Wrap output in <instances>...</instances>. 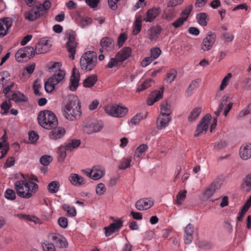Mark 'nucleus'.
<instances>
[{
	"label": "nucleus",
	"instance_id": "obj_64",
	"mask_svg": "<svg viewBox=\"0 0 251 251\" xmlns=\"http://www.w3.org/2000/svg\"><path fill=\"white\" fill-rule=\"evenodd\" d=\"M250 114H251V103L248 105L247 109H243L240 112L239 117H243Z\"/></svg>",
	"mask_w": 251,
	"mask_h": 251
},
{
	"label": "nucleus",
	"instance_id": "obj_30",
	"mask_svg": "<svg viewBox=\"0 0 251 251\" xmlns=\"http://www.w3.org/2000/svg\"><path fill=\"white\" fill-rule=\"evenodd\" d=\"M162 91H155L151 94L150 98L148 100V104L149 105H152L155 102H156L162 98Z\"/></svg>",
	"mask_w": 251,
	"mask_h": 251
},
{
	"label": "nucleus",
	"instance_id": "obj_36",
	"mask_svg": "<svg viewBox=\"0 0 251 251\" xmlns=\"http://www.w3.org/2000/svg\"><path fill=\"white\" fill-rule=\"evenodd\" d=\"M199 23L202 26H206L208 21V15L206 13H201L197 15Z\"/></svg>",
	"mask_w": 251,
	"mask_h": 251
},
{
	"label": "nucleus",
	"instance_id": "obj_8",
	"mask_svg": "<svg viewBox=\"0 0 251 251\" xmlns=\"http://www.w3.org/2000/svg\"><path fill=\"white\" fill-rule=\"evenodd\" d=\"M105 112L109 115L115 117H123L128 112V109L119 105H108L105 108Z\"/></svg>",
	"mask_w": 251,
	"mask_h": 251
},
{
	"label": "nucleus",
	"instance_id": "obj_38",
	"mask_svg": "<svg viewBox=\"0 0 251 251\" xmlns=\"http://www.w3.org/2000/svg\"><path fill=\"white\" fill-rule=\"evenodd\" d=\"M80 145L79 140L73 139L69 140L65 146L68 150L72 151L73 149L77 148Z\"/></svg>",
	"mask_w": 251,
	"mask_h": 251
},
{
	"label": "nucleus",
	"instance_id": "obj_1",
	"mask_svg": "<svg viewBox=\"0 0 251 251\" xmlns=\"http://www.w3.org/2000/svg\"><path fill=\"white\" fill-rule=\"evenodd\" d=\"M80 108V102L77 97L70 96L67 104L63 108V115L70 121L77 120L81 115Z\"/></svg>",
	"mask_w": 251,
	"mask_h": 251
},
{
	"label": "nucleus",
	"instance_id": "obj_28",
	"mask_svg": "<svg viewBox=\"0 0 251 251\" xmlns=\"http://www.w3.org/2000/svg\"><path fill=\"white\" fill-rule=\"evenodd\" d=\"M135 20L133 23L132 34L134 35L138 34L142 29V22L143 21L141 15H136Z\"/></svg>",
	"mask_w": 251,
	"mask_h": 251
},
{
	"label": "nucleus",
	"instance_id": "obj_23",
	"mask_svg": "<svg viewBox=\"0 0 251 251\" xmlns=\"http://www.w3.org/2000/svg\"><path fill=\"white\" fill-rule=\"evenodd\" d=\"M131 52L132 50L130 48L124 47L118 52L116 55L122 63L130 56Z\"/></svg>",
	"mask_w": 251,
	"mask_h": 251
},
{
	"label": "nucleus",
	"instance_id": "obj_61",
	"mask_svg": "<svg viewBox=\"0 0 251 251\" xmlns=\"http://www.w3.org/2000/svg\"><path fill=\"white\" fill-rule=\"evenodd\" d=\"M92 22V19L89 17H83L80 20V25L82 27H84L85 26L88 25H90Z\"/></svg>",
	"mask_w": 251,
	"mask_h": 251
},
{
	"label": "nucleus",
	"instance_id": "obj_53",
	"mask_svg": "<svg viewBox=\"0 0 251 251\" xmlns=\"http://www.w3.org/2000/svg\"><path fill=\"white\" fill-rule=\"evenodd\" d=\"M151 57L155 60L157 59L161 53V50L157 47L152 48L151 49Z\"/></svg>",
	"mask_w": 251,
	"mask_h": 251
},
{
	"label": "nucleus",
	"instance_id": "obj_9",
	"mask_svg": "<svg viewBox=\"0 0 251 251\" xmlns=\"http://www.w3.org/2000/svg\"><path fill=\"white\" fill-rule=\"evenodd\" d=\"M216 34L214 32L209 31L203 38L201 45V49L203 51H207L211 50L216 41Z\"/></svg>",
	"mask_w": 251,
	"mask_h": 251
},
{
	"label": "nucleus",
	"instance_id": "obj_14",
	"mask_svg": "<svg viewBox=\"0 0 251 251\" xmlns=\"http://www.w3.org/2000/svg\"><path fill=\"white\" fill-rule=\"evenodd\" d=\"M161 12V8L154 7L147 10L144 15L143 21L147 23L152 22Z\"/></svg>",
	"mask_w": 251,
	"mask_h": 251
},
{
	"label": "nucleus",
	"instance_id": "obj_15",
	"mask_svg": "<svg viewBox=\"0 0 251 251\" xmlns=\"http://www.w3.org/2000/svg\"><path fill=\"white\" fill-rule=\"evenodd\" d=\"M221 179L220 178H216L214 179L211 185L205 189L203 192V195L207 198L209 199L213 196L216 190L221 187Z\"/></svg>",
	"mask_w": 251,
	"mask_h": 251
},
{
	"label": "nucleus",
	"instance_id": "obj_39",
	"mask_svg": "<svg viewBox=\"0 0 251 251\" xmlns=\"http://www.w3.org/2000/svg\"><path fill=\"white\" fill-rule=\"evenodd\" d=\"M68 150L65 146H61L57 150L58 160L59 162H63L66 156V151Z\"/></svg>",
	"mask_w": 251,
	"mask_h": 251
},
{
	"label": "nucleus",
	"instance_id": "obj_24",
	"mask_svg": "<svg viewBox=\"0 0 251 251\" xmlns=\"http://www.w3.org/2000/svg\"><path fill=\"white\" fill-rule=\"evenodd\" d=\"M162 28L160 26H152L148 32V36L151 41L156 40L161 33Z\"/></svg>",
	"mask_w": 251,
	"mask_h": 251
},
{
	"label": "nucleus",
	"instance_id": "obj_51",
	"mask_svg": "<svg viewBox=\"0 0 251 251\" xmlns=\"http://www.w3.org/2000/svg\"><path fill=\"white\" fill-rule=\"evenodd\" d=\"M198 86V83L197 81L194 80L190 84L189 87L186 90V94L187 96H190L193 93L194 90Z\"/></svg>",
	"mask_w": 251,
	"mask_h": 251
},
{
	"label": "nucleus",
	"instance_id": "obj_11",
	"mask_svg": "<svg viewBox=\"0 0 251 251\" xmlns=\"http://www.w3.org/2000/svg\"><path fill=\"white\" fill-rule=\"evenodd\" d=\"M123 226V221L122 220H114V223L110 224L108 226L104 227L105 236H109L113 233L119 231Z\"/></svg>",
	"mask_w": 251,
	"mask_h": 251
},
{
	"label": "nucleus",
	"instance_id": "obj_18",
	"mask_svg": "<svg viewBox=\"0 0 251 251\" xmlns=\"http://www.w3.org/2000/svg\"><path fill=\"white\" fill-rule=\"evenodd\" d=\"M80 75L78 72H76V70L74 68L70 79L69 89L72 91H75L79 85Z\"/></svg>",
	"mask_w": 251,
	"mask_h": 251
},
{
	"label": "nucleus",
	"instance_id": "obj_32",
	"mask_svg": "<svg viewBox=\"0 0 251 251\" xmlns=\"http://www.w3.org/2000/svg\"><path fill=\"white\" fill-rule=\"evenodd\" d=\"M187 190H183L180 191L176 196V198L174 200V203L177 206L182 204V202L186 197Z\"/></svg>",
	"mask_w": 251,
	"mask_h": 251
},
{
	"label": "nucleus",
	"instance_id": "obj_48",
	"mask_svg": "<svg viewBox=\"0 0 251 251\" xmlns=\"http://www.w3.org/2000/svg\"><path fill=\"white\" fill-rule=\"evenodd\" d=\"M148 149V146L146 144H142L140 145L136 150L134 153L135 157L140 158L142 153L145 152Z\"/></svg>",
	"mask_w": 251,
	"mask_h": 251
},
{
	"label": "nucleus",
	"instance_id": "obj_35",
	"mask_svg": "<svg viewBox=\"0 0 251 251\" xmlns=\"http://www.w3.org/2000/svg\"><path fill=\"white\" fill-rule=\"evenodd\" d=\"M122 62L116 57L115 55L114 57H111L109 61L107 63L106 67L107 68H113L114 67H117L121 65Z\"/></svg>",
	"mask_w": 251,
	"mask_h": 251
},
{
	"label": "nucleus",
	"instance_id": "obj_44",
	"mask_svg": "<svg viewBox=\"0 0 251 251\" xmlns=\"http://www.w3.org/2000/svg\"><path fill=\"white\" fill-rule=\"evenodd\" d=\"M11 99H9L8 100H6L0 105V108L1 110H4L3 112H1V113L3 115L7 114L9 111V109L12 106L11 102Z\"/></svg>",
	"mask_w": 251,
	"mask_h": 251
},
{
	"label": "nucleus",
	"instance_id": "obj_58",
	"mask_svg": "<svg viewBox=\"0 0 251 251\" xmlns=\"http://www.w3.org/2000/svg\"><path fill=\"white\" fill-rule=\"evenodd\" d=\"M127 40V35L126 33H121L118 38L117 44L119 47L123 46L124 43Z\"/></svg>",
	"mask_w": 251,
	"mask_h": 251
},
{
	"label": "nucleus",
	"instance_id": "obj_17",
	"mask_svg": "<svg viewBox=\"0 0 251 251\" xmlns=\"http://www.w3.org/2000/svg\"><path fill=\"white\" fill-rule=\"evenodd\" d=\"M100 51L103 52L104 51H109L112 50L115 46L113 40L109 37H105L102 38L100 40Z\"/></svg>",
	"mask_w": 251,
	"mask_h": 251
},
{
	"label": "nucleus",
	"instance_id": "obj_6",
	"mask_svg": "<svg viewBox=\"0 0 251 251\" xmlns=\"http://www.w3.org/2000/svg\"><path fill=\"white\" fill-rule=\"evenodd\" d=\"M66 35L68 40L66 47L70 53V58L73 60L75 59V55L77 47V43L75 41V36L73 31L70 30L66 31Z\"/></svg>",
	"mask_w": 251,
	"mask_h": 251
},
{
	"label": "nucleus",
	"instance_id": "obj_16",
	"mask_svg": "<svg viewBox=\"0 0 251 251\" xmlns=\"http://www.w3.org/2000/svg\"><path fill=\"white\" fill-rule=\"evenodd\" d=\"M51 241L56 247L65 248L68 246V242L66 238L58 233H52L50 234Z\"/></svg>",
	"mask_w": 251,
	"mask_h": 251
},
{
	"label": "nucleus",
	"instance_id": "obj_34",
	"mask_svg": "<svg viewBox=\"0 0 251 251\" xmlns=\"http://www.w3.org/2000/svg\"><path fill=\"white\" fill-rule=\"evenodd\" d=\"M97 81L96 76L92 75L88 76L83 81V86L85 87L90 88L94 85Z\"/></svg>",
	"mask_w": 251,
	"mask_h": 251
},
{
	"label": "nucleus",
	"instance_id": "obj_60",
	"mask_svg": "<svg viewBox=\"0 0 251 251\" xmlns=\"http://www.w3.org/2000/svg\"><path fill=\"white\" fill-rule=\"evenodd\" d=\"M165 18L166 20L170 21L173 19L176 16V12L174 9H169L165 13Z\"/></svg>",
	"mask_w": 251,
	"mask_h": 251
},
{
	"label": "nucleus",
	"instance_id": "obj_7",
	"mask_svg": "<svg viewBox=\"0 0 251 251\" xmlns=\"http://www.w3.org/2000/svg\"><path fill=\"white\" fill-rule=\"evenodd\" d=\"M35 50L30 46H27L19 50L15 54L16 60L18 62H22L30 59L34 56Z\"/></svg>",
	"mask_w": 251,
	"mask_h": 251
},
{
	"label": "nucleus",
	"instance_id": "obj_25",
	"mask_svg": "<svg viewBox=\"0 0 251 251\" xmlns=\"http://www.w3.org/2000/svg\"><path fill=\"white\" fill-rule=\"evenodd\" d=\"M53 128L49 134L50 139L56 140L62 138L65 135L66 131L64 128L59 127Z\"/></svg>",
	"mask_w": 251,
	"mask_h": 251
},
{
	"label": "nucleus",
	"instance_id": "obj_13",
	"mask_svg": "<svg viewBox=\"0 0 251 251\" xmlns=\"http://www.w3.org/2000/svg\"><path fill=\"white\" fill-rule=\"evenodd\" d=\"M12 24V18L6 17L0 19V38L3 37L7 34Z\"/></svg>",
	"mask_w": 251,
	"mask_h": 251
},
{
	"label": "nucleus",
	"instance_id": "obj_56",
	"mask_svg": "<svg viewBox=\"0 0 251 251\" xmlns=\"http://www.w3.org/2000/svg\"><path fill=\"white\" fill-rule=\"evenodd\" d=\"M186 20L187 17H180L172 23V25L175 28H178L182 25Z\"/></svg>",
	"mask_w": 251,
	"mask_h": 251
},
{
	"label": "nucleus",
	"instance_id": "obj_20",
	"mask_svg": "<svg viewBox=\"0 0 251 251\" xmlns=\"http://www.w3.org/2000/svg\"><path fill=\"white\" fill-rule=\"evenodd\" d=\"M153 204V201L149 199H143L138 200L135 204V207L138 210H147Z\"/></svg>",
	"mask_w": 251,
	"mask_h": 251
},
{
	"label": "nucleus",
	"instance_id": "obj_26",
	"mask_svg": "<svg viewBox=\"0 0 251 251\" xmlns=\"http://www.w3.org/2000/svg\"><path fill=\"white\" fill-rule=\"evenodd\" d=\"M171 120V117L159 115L157 119L156 125L158 129H161L167 126Z\"/></svg>",
	"mask_w": 251,
	"mask_h": 251
},
{
	"label": "nucleus",
	"instance_id": "obj_42",
	"mask_svg": "<svg viewBox=\"0 0 251 251\" xmlns=\"http://www.w3.org/2000/svg\"><path fill=\"white\" fill-rule=\"evenodd\" d=\"M177 72L175 69H171L167 72L166 74V77L165 78V81L168 83H171L176 77Z\"/></svg>",
	"mask_w": 251,
	"mask_h": 251
},
{
	"label": "nucleus",
	"instance_id": "obj_41",
	"mask_svg": "<svg viewBox=\"0 0 251 251\" xmlns=\"http://www.w3.org/2000/svg\"><path fill=\"white\" fill-rule=\"evenodd\" d=\"M131 158H123L120 162L118 168L120 170H125L130 167Z\"/></svg>",
	"mask_w": 251,
	"mask_h": 251
},
{
	"label": "nucleus",
	"instance_id": "obj_49",
	"mask_svg": "<svg viewBox=\"0 0 251 251\" xmlns=\"http://www.w3.org/2000/svg\"><path fill=\"white\" fill-rule=\"evenodd\" d=\"M4 197L8 200L13 201L16 198V193L13 190L8 189L4 192Z\"/></svg>",
	"mask_w": 251,
	"mask_h": 251
},
{
	"label": "nucleus",
	"instance_id": "obj_27",
	"mask_svg": "<svg viewBox=\"0 0 251 251\" xmlns=\"http://www.w3.org/2000/svg\"><path fill=\"white\" fill-rule=\"evenodd\" d=\"M71 183L75 186H80L86 183L85 179L76 174H72L69 176Z\"/></svg>",
	"mask_w": 251,
	"mask_h": 251
},
{
	"label": "nucleus",
	"instance_id": "obj_46",
	"mask_svg": "<svg viewBox=\"0 0 251 251\" xmlns=\"http://www.w3.org/2000/svg\"><path fill=\"white\" fill-rule=\"evenodd\" d=\"M62 209L67 212V215L70 217H74L76 215V212L74 207H71L68 204H64Z\"/></svg>",
	"mask_w": 251,
	"mask_h": 251
},
{
	"label": "nucleus",
	"instance_id": "obj_37",
	"mask_svg": "<svg viewBox=\"0 0 251 251\" xmlns=\"http://www.w3.org/2000/svg\"><path fill=\"white\" fill-rule=\"evenodd\" d=\"M171 113L170 105L167 102L162 103L160 105V115L170 116Z\"/></svg>",
	"mask_w": 251,
	"mask_h": 251
},
{
	"label": "nucleus",
	"instance_id": "obj_54",
	"mask_svg": "<svg viewBox=\"0 0 251 251\" xmlns=\"http://www.w3.org/2000/svg\"><path fill=\"white\" fill-rule=\"evenodd\" d=\"M52 158L50 155L42 156L40 159V163L44 166H48L51 162Z\"/></svg>",
	"mask_w": 251,
	"mask_h": 251
},
{
	"label": "nucleus",
	"instance_id": "obj_19",
	"mask_svg": "<svg viewBox=\"0 0 251 251\" xmlns=\"http://www.w3.org/2000/svg\"><path fill=\"white\" fill-rule=\"evenodd\" d=\"M194 227L193 225L189 224L184 228V240L186 244H190L193 239Z\"/></svg>",
	"mask_w": 251,
	"mask_h": 251
},
{
	"label": "nucleus",
	"instance_id": "obj_5",
	"mask_svg": "<svg viewBox=\"0 0 251 251\" xmlns=\"http://www.w3.org/2000/svg\"><path fill=\"white\" fill-rule=\"evenodd\" d=\"M97 63V55L94 52L90 51L84 53L80 60V65L82 70L86 71L92 70Z\"/></svg>",
	"mask_w": 251,
	"mask_h": 251
},
{
	"label": "nucleus",
	"instance_id": "obj_59",
	"mask_svg": "<svg viewBox=\"0 0 251 251\" xmlns=\"http://www.w3.org/2000/svg\"><path fill=\"white\" fill-rule=\"evenodd\" d=\"M143 115L142 114H137L135 116H134L133 118L131 120V123L132 124L136 125L138 124L140 121L143 119Z\"/></svg>",
	"mask_w": 251,
	"mask_h": 251
},
{
	"label": "nucleus",
	"instance_id": "obj_43",
	"mask_svg": "<svg viewBox=\"0 0 251 251\" xmlns=\"http://www.w3.org/2000/svg\"><path fill=\"white\" fill-rule=\"evenodd\" d=\"M242 188L245 191L251 190V174L248 175L245 177L242 184Z\"/></svg>",
	"mask_w": 251,
	"mask_h": 251
},
{
	"label": "nucleus",
	"instance_id": "obj_57",
	"mask_svg": "<svg viewBox=\"0 0 251 251\" xmlns=\"http://www.w3.org/2000/svg\"><path fill=\"white\" fill-rule=\"evenodd\" d=\"M96 191L97 194L98 195L100 196L105 193L106 191V188L103 183H100L97 185Z\"/></svg>",
	"mask_w": 251,
	"mask_h": 251
},
{
	"label": "nucleus",
	"instance_id": "obj_62",
	"mask_svg": "<svg viewBox=\"0 0 251 251\" xmlns=\"http://www.w3.org/2000/svg\"><path fill=\"white\" fill-rule=\"evenodd\" d=\"M227 146V143L225 141H220L215 143L214 149L217 151L225 149Z\"/></svg>",
	"mask_w": 251,
	"mask_h": 251
},
{
	"label": "nucleus",
	"instance_id": "obj_29",
	"mask_svg": "<svg viewBox=\"0 0 251 251\" xmlns=\"http://www.w3.org/2000/svg\"><path fill=\"white\" fill-rule=\"evenodd\" d=\"M104 170L99 166H94L92 169V178L98 180L104 175Z\"/></svg>",
	"mask_w": 251,
	"mask_h": 251
},
{
	"label": "nucleus",
	"instance_id": "obj_21",
	"mask_svg": "<svg viewBox=\"0 0 251 251\" xmlns=\"http://www.w3.org/2000/svg\"><path fill=\"white\" fill-rule=\"evenodd\" d=\"M43 14L42 11L38 8H32L29 11L25 13V18L26 20L33 21Z\"/></svg>",
	"mask_w": 251,
	"mask_h": 251
},
{
	"label": "nucleus",
	"instance_id": "obj_52",
	"mask_svg": "<svg viewBox=\"0 0 251 251\" xmlns=\"http://www.w3.org/2000/svg\"><path fill=\"white\" fill-rule=\"evenodd\" d=\"M232 75L231 73H228L222 80V83L220 85V90H223L228 85L230 79H231Z\"/></svg>",
	"mask_w": 251,
	"mask_h": 251
},
{
	"label": "nucleus",
	"instance_id": "obj_40",
	"mask_svg": "<svg viewBox=\"0 0 251 251\" xmlns=\"http://www.w3.org/2000/svg\"><path fill=\"white\" fill-rule=\"evenodd\" d=\"M201 112V107H196L194 108L188 117L189 121L192 122L195 120L199 116Z\"/></svg>",
	"mask_w": 251,
	"mask_h": 251
},
{
	"label": "nucleus",
	"instance_id": "obj_2",
	"mask_svg": "<svg viewBox=\"0 0 251 251\" xmlns=\"http://www.w3.org/2000/svg\"><path fill=\"white\" fill-rule=\"evenodd\" d=\"M14 187L17 195L26 199L32 197L38 190V184L30 180H17Z\"/></svg>",
	"mask_w": 251,
	"mask_h": 251
},
{
	"label": "nucleus",
	"instance_id": "obj_55",
	"mask_svg": "<svg viewBox=\"0 0 251 251\" xmlns=\"http://www.w3.org/2000/svg\"><path fill=\"white\" fill-rule=\"evenodd\" d=\"M221 38L226 42H231L234 39V35L228 32H225L222 35Z\"/></svg>",
	"mask_w": 251,
	"mask_h": 251
},
{
	"label": "nucleus",
	"instance_id": "obj_45",
	"mask_svg": "<svg viewBox=\"0 0 251 251\" xmlns=\"http://www.w3.org/2000/svg\"><path fill=\"white\" fill-rule=\"evenodd\" d=\"M153 81L152 79H148L146 80L142 83L136 90V92L140 93L144 91L151 86V83H153Z\"/></svg>",
	"mask_w": 251,
	"mask_h": 251
},
{
	"label": "nucleus",
	"instance_id": "obj_10",
	"mask_svg": "<svg viewBox=\"0 0 251 251\" xmlns=\"http://www.w3.org/2000/svg\"><path fill=\"white\" fill-rule=\"evenodd\" d=\"M228 99V96L226 95H225L223 97L221 102L219 103L218 110L215 112V114L216 115V117H218L220 115L224 108V115L225 117H226L227 115L233 105L232 102L227 103Z\"/></svg>",
	"mask_w": 251,
	"mask_h": 251
},
{
	"label": "nucleus",
	"instance_id": "obj_3",
	"mask_svg": "<svg viewBox=\"0 0 251 251\" xmlns=\"http://www.w3.org/2000/svg\"><path fill=\"white\" fill-rule=\"evenodd\" d=\"M60 66L61 64L59 62H55L52 65V68H57L58 70L45 83V89L47 93L52 92L55 89V85L64 78L65 73L60 69Z\"/></svg>",
	"mask_w": 251,
	"mask_h": 251
},
{
	"label": "nucleus",
	"instance_id": "obj_22",
	"mask_svg": "<svg viewBox=\"0 0 251 251\" xmlns=\"http://www.w3.org/2000/svg\"><path fill=\"white\" fill-rule=\"evenodd\" d=\"M241 158L245 160L251 157V144L247 143L242 146L240 149Z\"/></svg>",
	"mask_w": 251,
	"mask_h": 251
},
{
	"label": "nucleus",
	"instance_id": "obj_31",
	"mask_svg": "<svg viewBox=\"0 0 251 251\" xmlns=\"http://www.w3.org/2000/svg\"><path fill=\"white\" fill-rule=\"evenodd\" d=\"M11 100H13L16 103L26 102L28 101V98L23 93L20 91H15L12 95Z\"/></svg>",
	"mask_w": 251,
	"mask_h": 251
},
{
	"label": "nucleus",
	"instance_id": "obj_50",
	"mask_svg": "<svg viewBox=\"0 0 251 251\" xmlns=\"http://www.w3.org/2000/svg\"><path fill=\"white\" fill-rule=\"evenodd\" d=\"M42 247L44 251H56L54 245L47 241H44L42 243Z\"/></svg>",
	"mask_w": 251,
	"mask_h": 251
},
{
	"label": "nucleus",
	"instance_id": "obj_47",
	"mask_svg": "<svg viewBox=\"0 0 251 251\" xmlns=\"http://www.w3.org/2000/svg\"><path fill=\"white\" fill-rule=\"evenodd\" d=\"M59 186L60 184L58 181H52L48 185V190L51 193H55L59 190Z\"/></svg>",
	"mask_w": 251,
	"mask_h": 251
},
{
	"label": "nucleus",
	"instance_id": "obj_12",
	"mask_svg": "<svg viewBox=\"0 0 251 251\" xmlns=\"http://www.w3.org/2000/svg\"><path fill=\"white\" fill-rule=\"evenodd\" d=\"M211 120L210 116L206 115L201 120L199 125L197 126L194 134L195 137L199 136L203 132H206L208 129L209 124Z\"/></svg>",
	"mask_w": 251,
	"mask_h": 251
},
{
	"label": "nucleus",
	"instance_id": "obj_63",
	"mask_svg": "<svg viewBox=\"0 0 251 251\" xmlns=\"http://www.w3.org/2000/svg\"><path fill=\"white\" fill-rule=\"evenodd\" d=\"M154 60L151 57H146L141 62V65L143 67H146L150 64Z\"/></svg>",
	"mask_w": 251,
	"mask_h": 251
},
{
	"label": "nucleus",
	"instance_id": "obj_33",
	"mask_svg": "<svg viewBox=\"0 0 251 251\" xmlns=\"http://www.w3.org/2000/svg\"><path fill=\"white\" fill-rule=\"evenodd\" d=\"M48 42L46 41H40L35 46V51L36 54L44 53L47 52V46Z\"/></svg>",
	"mask_w": 251,
	"mask_h": 251
},
{
	"label": "nucleus",
	"instance_id": "obj_4",
	"mask_svg": "<svg viewBox=\"0 0 251 251\" xmlns=\"http://www.w3.org/2000/svg\"><path fill=\"white\" fill-rule=\"evenodd\" d=\"M37 119L40 125L46 129L53 128L58 125V121L56 116L53 112L49 110L40 112Z\"/></svg>",
	"mask_w": 251,
	"mask_h": 251
}]
</instances>
